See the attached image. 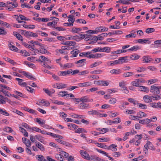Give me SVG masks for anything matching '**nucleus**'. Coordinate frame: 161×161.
Segmentation results:
<instances>
[{
    "label": "nucleus",
    "instance_id": "f257e3e1",
    "mask_svg": "<svg viewBox=\"0 0 161 161\" xmlns=\"http://www.w3.org/2000/svg\"><path fill=\"white\" fill-rule=\"evenodd\" d=\"M66 99H70L74 98L75 101H89L90 100L88 96L83 97L81 98H74V96L72 94L67 93L66 95L65 96Z\"/></svg>",
    "mask_w": 161,
    "mask_h": 161
},
{
    "label": "nucleus",
    "instance_id": "f03ea898",
    "mask_svg": "<svg viewBox=\"0 0 161 161\" xmlns=\"http://www.w3.org/2000/svg\"><path fill=\"white\" fill-rule=\"evenodd\" d=\"M156 85V84H154L151 86L150 91L153 93L158 94L160 93V91L159 90L158 86Z\"/></svg>",
    "mask_w": 161,
    "mask_h": 161
},
{
    "label": "nucleus",
    "instance_id": "7ed1b4c3",
    "mask_svg": "<svg viewBox=\"0 0 161 161\" xmlns=\"http://www.w3.org/2000/svg\"><path fill=\"white\" fill-rule=\"evenodd\" d=\"M14 93L15 94H12L10 96L14 97L16 98L18 100H19V97H25V95H24L22 93L17 91H14Z\"/></svg>",
    "mask_w": 161,
    "mask_h": 161
},
{
    "label": "nucleus",
    "instance_id": "20e7f679",
    "mask_svg": "<svg viewBox=\"0 0 161 161\" xmlns=\"http://www.w3.org/2000/svg\"><path fill=\"white\" fill-rule=\"evenodd\" d=\"M86 60V59H81L75 62V64H77L76 66L78 67H82L85 65V62Z\"/></svg>",
    "mask_w": 161,
    "mask_h": 161
},
{
    "label": "nucleus",
    "instance_id": "39448f33",
    "mask_svg": "<svg viewBox=\"0 0 161 161\" xmlns=\"http://www.w3.org/2000/svg\"><path fill=\"white\" fill-rule=\"evenodd\" d=\"M130 46L129 45H124L122 47V49H123L122 50H118L116 51V54H119L121 53H125L127 51V50H125L124 49H126L129 47Z\"/></svg>",
    "mask_w": 161,
    "mask_h": 161
},
{
    "label": "nucleus",
    "instance_id": "423d86ee",
    "mask_svg": "<svg viewBox=\"0 0 161 161\" xmlns=\"http://www.w3.org/2000/svg\"><path fill=\"white\" fill-rule=\"evenodd\" d=\"M72 69H70L68 70L67 71H59V75L60 76H64L72 73Z\"/></svg>",
    "mask_w": 161,
    "mask_h": 161
},
{
    "label": "nucleus",
    "instance_id": "0eeeda50",
    "mask_svg": "<svg viewBox=\"0 0 161 161\" xmlns=\"http://www.w3.org/2000/svg\"><path fill=\"white\" fill-rule=\"evenodd\" d=\"M45 47L44 45L42 44L40 46V48L39 50H37V51L39 52L40 53L42 54H48L49 52L45 48Z\"/></svg>",
    "mask_w": 161,
    "mask_h": 161
},
{
    "label": "nucleus",
    "instance_id": "6e6552de",
    "mask_svg": "<svg viewBox=\"0 0 161 161\" xmlns=\"http://www.w3.org/2000/svg\"><path fill=\"white\" fill-rule=\"evenodd\" d=\"M137 42L142 44L147 43L150 44L151 43V41H150L148 39H140L136 40Z\"/></svg>",
    "mask_w": 161,
    "mask_h": 161
},
{
    "label": "nucleus",
    "instance_id": "1a4fd4ad",
    "mask_svg": "<svg viewBox=\"0 0 161 161\" xmlns=\"http://www.w3.org/2000/svg\"><path fill=\"white\" fill-rule=\"evenodd\" d=\"M102 57V55L101 54L96 53L95 54H91L90 55L87 56V58H100Z\"/></svg>",
    "mask_w": 161,
    "mask_h": 161
},
{
    "label": "nucleus",
    "instance_id": "9d476101",
    "mask_svg": "<svg viewBox=\"0 0 161 161\" xmlns=\"http://www.w3.org/2000/svg\"><path fill=\"white\" fill-rule=\"evenodd\" d=\"M142 58L143 62L145 63H148L152 60V58L148 56H145L143 57Z\"/></svg>",
    "mask_w": 161,
    "mask_h": 161
},
{
    "label": "nucleus",
    "instance_id": "9b49d317",
    "mask_svg": "<svg viewBox=\"0 0 161 161\" xmlns=\"http://www.w3.org/2000/svg\"><path fill=\"white\" fill-rule=\"evenodd\" d=\"M61 44L63 45L71 46H74L76 44V43L75 42L73 41H67L66 42L63 41L61 42Z\"/></svg>",
    "mask_w": 161,
    "mask_h": 161
},
{
    "label": "nucleus",
    "instance_id": "f8f14e48",
    "mask_svg": "<svg viewBox=\"0 0 161 161\" xmlns=\"http://www.w3.org/2000/svg\"><path fill=\"white\" fill-rule=\"evenodd\" d=\"M22 140L23 142L26 145L27 147H29L31 146V142L30 141L25 138L23 137Z\"/></svg>",
    "mask_w": 161,
    "mask_h": 161
},
{
    "label": "nucleus",
    "instance_id": "ddd939ff",
    "mask_svg": "<svg viewBox=\"0 0 161 161\" xmlns=\"http://www.w3.org/2000/svg\"><path fill=\"white\" fill-rule=\"evenodd\" d=\"M43 90L47 94L50 96L55 92L54 90L53 89L49 90L48 89L43 88Z\"/></svg>",
    "mask_w": 161,
    "mask_h": 161
},
{
    "label": "nucleus",
    "instance_id": "4468645a",
    "mask_svg": "<svg viewBox=\"0 0 161 161\" xmlns=\"http://www.w3.org/2000/svg\"><path fill=\"white\" fill-rule=\"evenodd\" d=\"M92 85V82L89 81L80 83L78 84V85L80 87H87L91 86Z\"/></svg>",
    "mask_w": 161,
    "mask_h": 161
},
{
    "label": "nucleus",
    "instance_id": "2eb2a0df",
    "mask_svg": "<svg viewBox=\"0 0 161 161\" xmlns=\"http://www.w3.org/2000/svg\"><path fill=\"white\" fill-rule=\"evenodd\" d=\"M96 150L97 151V152H98L100 153H103V154H104L107 157H108L110 160H111L112 161H114V160L111 157L108 155V153H106V152H105L104 151H102V150H100L97 148H96Z\"/></svg>",
    "mask_w": 161,
    "mask_h": 161
},
{
    "label": "nucleus",
    "instance_id": "dca6fc26",
    "mask_svg": "<svg viewBox=\"0 0 161 161\" xmlns=\"http://www.w3.org/2000/svg\"><path fill=\"white\" fill-rule=\"evenodd\" d=\"M82 103H80L79 107L80 108H87L88 107L89 104L85 103L86 101H82Z\"/></svg>",
    "mask_w": 161,
    "mask_h": 161
},
{
    "label": "nucleus",
    "instance_id": "f3484780",
    "mask_svg": "<svg viewBox=\"0 0 161 161\" xmlns=\"http://www.w3.org/2000/svg\"><path fill=\"white\" fill-rule=\"evenodd\" d=\"M66 40H75L76 41H79L80 40V37L79 36L76 35L75 36H71L66 38Z\"/></svg>",
    "mask_w": 161,
    "mask_h": 161
},
{
    "label": "nucleus",
    "instance_id": "a211bd4d",
    "mask_svg": "<svg viewBox=\"0 0 161 161\" xmlns=\"http://www.w3.org/2000/svg\"><path fill=\"white\" fill-rule=\"evenodd\" d=\"M56 140L57 142L60 143L66 146L72 147V146H71V144L65 141L61 140L58 139H56Z\"/></svg>",
    "mask_w": 161,
    "mask_h": 161
},
{
    "label": "nucleus",
    "instance_id": "6ab92c4d",
    "mask_svg": "<svg viewBox=\"0 0 161 161\" xmlns=\"http://www.w3.org/2000/svg\"><path fill=\"white\" fill-rule=\"evenodd\" d=\"M15 80L18 81L19 84L23 86H26L27 85V83L26 82H23V80L22 79L16 78Z\"/></svg>",
    "mask_w": 161,
    "mask_h": 161
},
{
    "label": "nucleus",
    "instance_id": "aec40b11",
    "mask_svg": "<svg viewBox=\"0 0 161 161\" xmlns=\"http://www.w3.org/2000/svg\"><path fill=\"white\" fill-rule=\"evenodd\" d=\"M154 97L153 96H150L148 95H146L144 96L143 97V99L144 101L148 100V101H152V100H154Z\"/></svg>",
    "mask_w": 161,
    "mask_h": 161
},
{
    "label": "nucleus",
    "instance_id": "412c9836",
    "mask_svg": "<svg viewBox=\"0 0 161 161\" xmlns=\"http://www.w3.org/2000/svg\"><path fill=\"white\" fill-rule=\"evenodd\" d=\"M22 32L21 33L22 35L25 36L26 37L29 38L31 36V31H28L26 30H22Z\"/></svg>",
    "mask_w": 161,
    "mask_h": 161
},
{
    "label": "nucleus",
    "instance_id": "4be33fe9",
    "mask_svg": "<svg viewBox=\"0 0 161 161\" xmlns=\"http://www.w3.org/2000/svg\"><path fill=\"white\" fill-rule=\"evenodd\" d=\"M123 33L122 31L120 30L115 31L113 32H109L108 33V35L109 36H112L114 35H119Z\"/></svg>",
    "mask_w": 161,
    "mask_h": 161
},
{
    "label": "nucleus",
    "instance_id": "5701e85b",
    "mask_svg": "<svg viewBox=\"0 0 161 161\" xmlns=\"http://www.w3.org/2000/svg\"><path fill=\"white\" fill-rule=\"evenodd\" d=\"M35 144L36 146L41 151H43L45 150V149L43 145L40 142H35Z\"/></svg>",
    "mask_w": 161,
    "mask_h": 161
},
{
    "label": "nucleus",
    "instance_id": "b1692460",
    "mask_svg": "<svg viewBox=\"0 0 161 161\" xmlns=\"http://www.w3.org/2000/svg\"><path fill=\"white\" fill-rule=\"evenodd\" d=\"M140 49V47L138 46H133L129 49L127 50V51L132 52L136 51Z\"/></svg>",
    "mask_w": 161,
    "mask_h": 161
},
{
    "label": "nucleus",
    "instance_id": "393cba45",
    "mask_svg": "<svg viewBox=\"0 0 161 161\" xmlns=\"http://www.w3.org/2000/svg\"><path fill=\"white\" fill-rule=\"evenodd\" d=\"M123 62H120L119 60H117L113 61H112L110 62H108V63H110L109 65L110 66H113L118 64H121L123 63Z\"/></svg>",
    "mask_w": 161,
    "mask_h": 161
},
{
    "label": "nucleus",
    "instance_id": "a878e982",
    "mask_svg": "<svg viewBox=\"0 0 161 161\" xmlns=\"http://www.w3.org/2000/svg\"><path fill=\"white\" fill-rule=\"evenodd\" d=\"M139 87L140 89H139V90H140L141 91L144 92L146 93H148L149 92V88L145 86H140Z\"/></svg>",
    "mask_w": 161,
    "mask_h": 161
},
{
    "label": "nucleus",
    "instance_id": "bb28decb",
    "mask_svg": "<svg viewBox=\"0 0 161 161\" xmlns=\"http://www.w3.org/2000/svg\"><path fill=\"white\" fill-rule=\"evenodd\" d=\"M8 46L9 49L13 51L17 52L18 50V48L16 47L13 45L11 43L9 44Z\"/></svg>",
    "mask_w": 161,
    "mask_h": 161
},
{
    "label": "nucleus",
    "instance_id": "cd10ccee",
    "mask_svg": "<svg viewBox=\"0 0 161 161\" xmlns=\"http://www.w3.org/2000/svg\"><path fill=\"white\" fill-rule=\"evenodd\" d=\"M0 92H3L5 95V96H7L8 97H10V96L11 95V94H10L8 91L5 90L3 88H1L0 90Z\"/></svg>",
    "mask_w": 161,
    "mask_h": 161
},
{
    "label": "nucleus",
    "instance_id": "c85d7f7f",
    "mask_svg": "<svg viewBox=\"0 0 161 161\" xmlns=\"http://www.w3.org/2000/svg\"><path fill=\"white\" fill-rule=\"evenodd\" d=\"M137 115L138 116V118H141L143 117H146L147 116L146 114L142 111H140L138 113Z\"/></svg>",
    "mask_w": 161,
    "mask_h": 161
},
{
    "label": "nucleus",
    "instance_id": "c756f323",
    "mask_svg": "<svg viewBox=\"0 0 161 161\" xmlns=\"http://www.w3.org/2000/svg\"><path fill=\"white\" fill-rule=\"evenodd\" d=\"M102 63V62L101 61L99 62H96L93 64H92L90 65V68H92L96 67L97 66L99 65L100 64Z\"/></svg>",
    "mask_w": 161,
    "mask_h": 161
},
{
    "label": "nucleus",
    "instance_id": "7c9ffc66",
    "mask_svg": "<svg viewBox=\"0 0 161 161\" xmlns=\"http://www.w3.org/2000/svg\"><path fill=\"white\" fill-rule=\"evenodd\" d=\"M110 73L112 74H118L120 73V69H114L110 71Z\"/></svg>",
    "mask_w": 161,
    "mask_h": 161
},
{
    "label": "nucleus",
    "instance_id": "2f4dec72",
    "mask_svg": "<svg viewBox=\"0 0 161 161\" xmlns=\"http://www.w3.org/2000/svg\"><path fill=\"white\" fill-rule=\"evenodd\" d=\"M79 53V51L77 49H75L71 52V53L73 55V57H76Z\"/></svg>",
    "mask_w": 161,
    "mask_h": 161
},
{
    "label": "nucleus",
    "instance_id": "473e14b6",
    "mask_svg": "<svg viewBox=\"0 0 161 161\" xmlns=\"http://www.w3.org/2000/svg\"><path fill=\"white\" fill-rule=\"evenodd\" d=\"M74 66L72 63H68L65 64L64 65V68L65 69L72 68Z\"/></svg>",
    "mask_w": 161,
    "mask_h": 161
},
{
    "label": "nucleus",
    "instance_id": "72a5a7b5",
    "mask_svg": "<svg viewBox=\"0 0 161 161\" xmlns=\"http://www.w3.org/2000/svg\"><path fill=\"white\" fill-rule=\"evenodd\" d=\"M159 103L160 102H158L157 103H150L149 104L150 106L153 108H159V107L160 106V105H159L160 104H159Z\"/></svg>",
    "mask_w": 161,
    "mask_h": 161
},
{
    "label": "nucleus",
    "instance_id": "f704fd0d",
    "mask_svg": "<svg viewBox=\"0 0 161 161\" xmlns=\"http://www.w3.org/2000/svg\"><path fill=\"white\" fill-rule=\"evenodd\" d=\"M84 153V155L82 156V157L88 160H90V156L89 154L86 151H85Z\"/></svg>",
    "mask_w": 161,
    "mask_h": 161
},
{
    "label": "nucleus",
    "instance_id": "c9c22d12",
    "mask_svg": "<svg viewBox=\"0 0 161 161\" xmlns=\"http://www.w3.org/2000/svg\"><path fill=\"white\" fill-rule=\"evenodd\" d=\"M102 52L109 53L110 51V48L108 47H105L103 48H101Z\"/></svg>",
    "mask_w": 161,
    "mask_h": 161
},
{
    "label": "nucleus",
    "instance_id": "e433bc0d",
    "mask_svg": "<svg viewBox=\"0 0 161 161\" xmlns=\"http://www.w3.org/2000/svg\"><path fill=\"white\" fill-rule=\"evenodd\" d=\"M86 33L85 34V36L89 37V36H91V34L95 33L94 31L90 30L86 32Z\"/></svg>",
    "mask_w": 161,
    "mask_h": 161
},
{
    "label": "nucleus",
    "instance_id": "4c0bfd02",
    "mask_svg": "<svg viewBox=\"0 0 161 161\" xmlns=\"http://www.w3.org/2000/svg\"><path fill=\"white\" fill-rule=\"evenodd\" d=\"M55 157L57 159L61 161L63 160V156L62 155L59 154H56L55 155Z\"/></svg>",
    "mask_w": 161,
    "mask_h": 161
},
{
    "label": "nucleus",
    "instance_id": "58836bf2",
    "mask_svg": "<svg viewBox=\"0 0 161 161\" xmlns=\"http://www.w3.org/2000/svg\"><path fill=\"white\" fill-rule=\"evenodd\" d=\"M75 133H81L82 132L86 133L87 131L82 128H79L75 130Z\"/></svg>",
    "mask_w": 161,
    "mask_h": 161
},
{
    "label": "nucleus",
    "instance_id": "ea45409f",
    "mask_svg": "<svg viewBox=\"0 0 161 161\" xmlns=\"http://www.w3.org/2000/svg\"><path fill=\"white\" fill-rule=\"evenodd\" d=\"M36 121L39 124L41 125L44 124L45 123V120L39 118H37L36 119Z\"/></svg>",
    "mask_w": 161,
    "mask_h": 161
},
{
    "label": "nucleus",
    "instance_id": "a19ab883",
    "mask_svg": "<svg viewBox=\"0 0 161 161\" xmlns=\"http://www.w3.org/2000/svg\"><path fill=\"white\" fill-rule=\"evenodd\" d=\"M103 26H101L98 27L96 28L95 31H94V33H96V32H103Z\"/></svg>",
    "mask_w": 161,
    "mask_h": 161
},
{
    "label": "nucleus",
    "instance_id": "79ce46f5",
    "mask_svg": "<svg viewBox=\"0 0 161 161\" xmlns=\"http://www.w3.org/2000/svg\"><path fill=\"white\" fill-rule=\"evenodd\" d=\"M104 97L106 100L110 99L109 101H116V99L114 98H112L110 97L109 95H106L104 96Z\"/></svg>",
    "mask_w": 161,
    "mask_h": 161
},
{
    "label": "nucleus",
    "instance_id": "37998d69",
    "mask_svg": "<svg viewBox=\"0 0 161 161\" xmlns=\"http://www.w3.org/2000/svg\"><path fill=\"white\" fill-rule=\"evenodd\" d=\"M40 58H41L42 60H37V61H40L41 62H45L46 61H49V60L48 59V58H46L45 57L41 56H40Z\"/></svg>",
    "mask_w": 161,
    "mask_h": 161
},
{
    "label": "nucleus",
    "instance_id": "c03bdc74",
    "mask_svg": "<svg viewBox=\"0 0 161 161\" xmlns=\"http://www.w3.org/2000/svg\"><path fill=\"white\" fill-rule=\"evenodd\" d=\"M117 3H120L125 4H129L130 3L128 0H120L117 2Z\"/></svg>",
    "mask_w": 161,
    "mask_h": 161
},
{
    "label": "nucleus",
    "instance_id": "a18cd8bd",
    "mask_svg": "<svg viewBox=\"0 0 161 161\" xmlns=\"http://www.w3.org/2000/svg\"><path fill=\"white\" fill-rule=\"evenodd\" d=\"M3 130L5 132L8 133H11L13 131L11 128L9 127H5L3 129Z\"/></svg>",
    "mask_w": 161,
    "mask_h": 161
},
{
    "label": "nucleus",
    "instance_id": "49530a36",
    "mask_svg": "<svg viewBox=\"0 0 161 161\" xmlns=\"http://www.w3.org/2000/svg\"><path fill=\"white\" fill-rule=\"evenodd\" d=\"M67 93L68 92L67 91H64L59 92L58 94L61 97H65Z\"/></svg>",
    "mask_w": 161,
    "mask_h": 161
},
{
    "label": "nucleus",
    "instance_id": "de8ad7c7",
    "mask_svg": "<svg viewBox=\"0 0 161 161\" xmlns=\"http://www.w3.org/2000/svg\"><path fill=\"white\" fill-rule=\"evenodd\" d=\"M127 57H128L127 56L120 57L118 60H119L120 62H123V63H126L127 62Z\"/></svg>",
    "mask_w": 161,
    "mask_h": 161
},
{
    "label": "nucleus",
    "instance_id": "09e8293b",
    "mask_svg": "<svg viewBox=\"0 0 161 161\" xmlns=\"http://www.w3.org/2000/svg\"><path fill=\"white\" fill-rule=\"evenodd\" d=\"M57 88L60 89L64 88L66 87V85L62 83H58Z\"/></svg>",
    "mask_w": 161,
    "mask_h": 161
},
{
    "label": "nucleus",
    "instance_id": "8fccbe9b",
    "mask_svg": "<svg viewBox=\"0 0 161 161\" xmlns=\"http://www.w3.org/2000/svg\"><path fill=\"white\" fill-rule=\"evenodd\" d=\"M137 106L139 108H141L143 109H146L147 108V105L145 104H143L141 103H137Z\"/></svg>",
    "mask_w": 161,
    "mask_h": 161
},
{
    "label": "nucleus",
    "instance_id": "3c124183",
    "mask_svg": "<svg viewBox=\"0 0 161 161\" xmlns=\"http://www.w3.org/2000/svg\"><path fill=\"white\" fill-rule=\"evenodd\" d=\"M120 90L123 92L128 94L129 92V91L127 89V88L126 87H121Z\"/></svg>",
    "mask_w": 161,
    "mask_h": 161
},
{
    "label": "nucleus",
    "instance_id": "603ef678",
    "mask_svg": "<svg viewBox=\"0 0 161 161\" xmlns=\"http://www.w3.org/2000/svg\"><path fill=\"white\" fill-rule=\"evenodd\" d=\"M134 73L132 72L124 73L123 74V76L125 77H128L131 76Z\"/></svg>",
    "mask_w": 161,
    "mask_h": 161
},
{
    "label": "nucleus",
    "instance_id": "864d4df0",
    "mask_svg": "<svg viewBox=\"0 0 161 161\" xmlns=\"http://www.w3.org/2000/svg\"><path fill=\"white\" fill-rule=\"evenodd\" d=\"M154 31L155 29L154 28H148L146 29V32L147 34H149L153 32Z\"/></svg>",
    "mask_w": 161,
    "mask_h": 161
},
{
    "label": "nucleus",
    "instance_id": "5fc2aeb1",
    "mask_svg": "<svg viewBox=\"0 0 161 161\" xmlns=\"http://www.w3.org/2000/svg\"><path fill=\"white\" fill-rule=\"evenodd\" d=\"M131 84L134 86L137 87H140L139 83L137 80L136 79L135 81H132L131 82Z\"/></svg>",
    "mask_w": 161,
    "mask_h": 161
},
{
    "label": "nucleus",
    "instance_id": "6e6d98bb",
    "mask_svg": "<svg viewBox=\"0 0 161 161\" xmlns=\"http://www.w3.org/2000/svg\"><path fill=\"white\" fill-rule=\"evenodd\" d=\"M19 53H22L24 56H28L30 55L29 53L25 50H20Z\"/></svg>",
    "mask_w": 161,
    "mask_h": 161
},
{
    "label": "nucleus",
    "instance_id": "4d7b16f0",
    "mask_svg": "<svg viewBox=\"0 0 161 161\" xmlns=\"http://www.w3.org/2000/svg\"><path fill=\"white\" fill-rule=\"evenodd\" d=\"M75 22L79 23H82V24H86V21L84 19H78L75 21Z\"/></svg>",
    "mask_w": 161,
    "mask_h": 161
},
{
    "label": "nucleus",
    "instance_id": "13d9d810",
    "mask_svg": "<svg viewBox=\"0 0 161 161\" xmlns=\"http://www.w3.org/2000/svg\"><path fill=\"white\" fill-rule=\"evenodd\" d=\"M151 145H152L151 142L150 141H147V143L144 146V148L147 150L149 148H149V146Z\"/></svg>",
    "mask_w": 161,
    "mask_h": 161
},
{
    "label": "nucleus",
    "instance_id": "bf43d9fd",
    "mask_svg": "<svg viewBox=\"0 0 161 161\" xmlns=\"http://www.w3.org/2000/svg\"><path fill=\"white\" fill-rule=\"evenodd\" d=\"M101 47H96L92 50V52L93 53H96L98 52H102Z\"/></svg>",
    "mask_w": 161,
    "mask_h": 161
},
{
    "label": "nucleus",
    "instance_id": "052dcab7",
    "mask_svg": "<svg viewBox=\"0 0 161 161\" xmlns=\"http://www.w3.org/2000/svg\"><path fill=\"white\" fill-rule=\"evenodd\" d=\"M41 106H48L50 104L48 101H41Z\"/></svg>",
    "mask_w": 161,
    "mask_h": 161
},
{
    "label": "nucleus",
    "instance_id": "680f3d73",
    "mask_svg": "<svg viewBox=\"0 0 161 161\" xmlns=\"http://www.w3.org/2000/svg\"><path fill=\"white\" fill-rule=\"evenodd\" d=\"M96 143V144L98 145H97V146L100 147L105 149V148H106V147H107V146L106 145H105L103 143H98V142H97V143Z\"/></svg>",
    "mask_w": 161,
    "mask_h": 161
},
{
    "label": "nucleus",
    "instance_id": "e2e57ef3",
    "mask_svg": "<svg viewBox=\"0 0 161 161\" xmlns=\"http://www.w3.org/2000/svg\"><path fill=\"white\" fill-rule=\"evenodd\" d=\"M57 22L55 21H53L52 22H48L47 23V25L49 26H51L52 25L55 26L57 25Z\"/></svg>",
    "mask_w": 161,
    "mask_h": 161
},
{
    "label": "nucleus",
    "instance_id": "0e129e2a",
    "mask_svg": "<svg viewBox=\"0 0 161 161\" xmlns=\"http://www.w3.org/2000/svg\"><path fill=\"white\" fill-rule=\"evenodd\" d=\"M136 36V34L134 33H131L129 35H126L125 36V37L126 38H129L130 37H133L134 38Z\"/></svg>",
    "mask_w": 161,
    "mask_h": 161
},
{
    "label": "nucleus",
    "instance_id": "69168bd1",
    "mask_svg": "<svg viewBox=\"0 0 161 161\" xmlns=\"http://www.w3.org/2000/svg\"><path fill=\"white\" fill-rule=\"evenodd\" d=\"M99 112H98V111L97 110H92V111H88V113L89 114H97L98 115V113Z\"/></svg>",
    "mask_w": 161,
    "mask_h": 161
},
{
    "label": "nucleus",
    "instance_id": "338daca9",
    "mask_svg": "<svg viewBox=\"0 0 161 161\" xmlns=\"http://www.w3.org/2000/svg\"><path fill=\"white\" fill-rule=\"evenodd\" d=\"M24 63L25 64L28 65L29 67L33 68L34 67V64L30 63L27 61H24Z\"/></svg>",
    "mask_w": 161,
    "mask_h": 161
},
{
    "label": "nucleus",
    "instance_id": "774afa93",
    "mask_svg": "<svg viewBox=\"0 0 161 161\" xmlns=\"http://www.w3.org/2000/svg\"><path fill=\"white\" fill-rule=\"evenodd\" d=\"M36 158H39L38 160L39 161H42L44 158V157L43 156L39 155H36Z\"/></svg>",
    "mask_w": 161,
    "mask_h": 161
}]
</instances>
